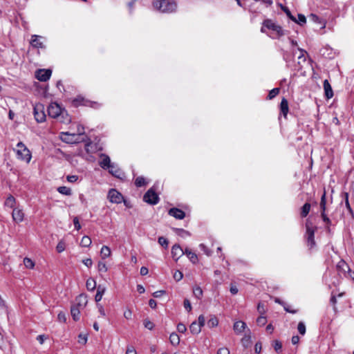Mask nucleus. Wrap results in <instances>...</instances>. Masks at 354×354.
Masks as SVG:
<instances>
[{
    "label": "nucleus",
    "instance_id": "obj_10",
    "mask_svg": "<svg viewBox=\"0 0 354 354\" xmlns=\"http://www.w3.org/2000/svg\"><path fill=\"white\" fill-rule=\"evenodd\" d=\"M51 73L50 69H39L36 73V77L41 82H46L50 78Z\"/></svg>",
    "mask_w": 354,
    "mask_h": 354
},
{
    "label": "nucleus",
    "instance_id": "obj_22",
    "mask_svg": "<svg viewBox=\"0 0 354 354\" xmlns=\"http://www.w3.org/2000/svg\"><path fill=\"white\" fill-rule=\"evenodd\" d=\"M71 313L73 319L77 321L80 319V308L78 306H73L71 309Z\"/></svg>",
    "mask_w": 354,
    "mask_h": 354
},
{
    "label": "nucleus",
    "instance_id": "obj_17",
    "mask_svg": "<svg viewBox=\"0 0 354 354\" xmlns=\"http://www.w3.org/2000/svg\"><path fill=\"white\" fill-rule=\"evenodd\" d=\"M58 121L62 123H69L71 122V117L67 113V111L65 109H62V113L58 117L56 118Z\"/></svg>",
    "mask_w": 354,
    "mask_h": 354
},
{
    "label": "nucleus",
    "instance_id": "obj_56",
    "mask_svg": "<svg viewBox=\"0 0 354 354\" xmlns=\"http://www.w3.org/2000/svg\"><path fill=\"white\" fill-rule=\"evenodd\" d=\"M56 250L57 251L60 253L62 252H63L64 250H65V244L64 242L62 241H60L57 245V247H56Z\"/></svg>",
    "mask_w": 354,
    "mask_h": 354
},
{
    "label": "nucleus",
    "instance_id": "obj_28",
    "mask_svg": "<svg viewBox=\"0 0 354 354\" xmlns=\"http://www.w3.org/2000/svg\"><path fill=\"white\" fill-rule=\"evenodd\" d=\"M100 254L102 259L107 258L111 255V250L108 246L104 245L101 248Z\"/></svg>",
    "mask_w": 354,
    "mask_h": 354
},
{
    "label": "nucleus",
    "instance_id": "obj_42",
    "mask_svg": "<svg viewBox=\"0 0 354 354\" xmlns=\"http://www.w3.org/2000/svg\"><path fill=\"white\" fill-rule=\"evenodd\" d=\"M297 330L299 333L302 335H304L306 333V326L304 322H299L297 326Z\"/></svg>",
    "mask_w": 354,
    "mask_h": 354
},
{
    "label": "nucleus",
    "instance_id": "obj_35",
    "mask_svg": "<svg viewBox=\"0 0 354 354\" xmlns=\"http://www.w3.org/2000/svg\"><path fill=\"white\" fill-rule=\"evenodd\" d=\"M81 245L83 247H88L91 244V239L90 237L87 236H84L82 237L80 243Z\"/></svg>",
    "mask_w": 354,
    "mask_h": 354
},
{
    "label": "nucleus",
    "instance_id": "obj_64",
    "mask_svg": "<svg viewBox=\"0 0 354 354\" xmlns=\"http://www.w3.org/2000/svg\"><path fill=\"white\" fill-rule=\"evenodd\" d=\"M126 354H137V353L133 346H129L127 349Z\"/></svg>",
    "mask_w": 354,
    "mask_h": 354
},
{
    "label": "nucleus",
    "instance_id": "obj_3",
    "mask_svg": "<svg viewBox=\"0 0 354 354\" xmlns=\"http://www.w3.org/2000/svg\"><path fill=\"white\" fill-rule=\"evenodd\" d=\"M306 229L307 244L308 246L311 249L315 245V232L317 230V227H315L310 221L307 220L306 223Z\"/></svg>",
    "mask_w": 354,
    "mask_h": 354
},
{
    "label": "nucleus",
    "instance_id": "obj_25",
    "mask_svg": "<svg viewBox=\"0 0 354 354\" xmlns=\"http://www.w3.org/2000/svg\"><path fill=\"white\" fill-rule=\"evenodd\" d=\"M30 44L35 48H43V44L40 41L37 35L32 36Z\"/></svg>",
    "mask_w": 354,
    "mask_h": 354
},
{
    "label": "nucleus",
    "instance_id": "obj_23",
    "mask_svg": "<svg viewBox=\"0 0 354 354\" xmlns=\"http://www.w3.org/2000/svg\"><path fill=\"white\" fill-rule=\"evenodd\" d=\"M184 254H185L187 256V257L193 263H196L198 261L197 255L195 253L192 252L188 248L185 249V250L184 251Z\"/></svg>",
    "mask_w": 354,
    "mask_h": 354
},
{
    "label": "nucleus",
    "instance_id": "obj_34",
    "mask_svg": "<svg viewBox=\"0 0 354 354\" xmlns=\"http://www.w3.org/2000/svg\"><path fill=\"white\" fill-rule=\"evenodd\" d=\"M15 204V198L11 195L8 196V198H6V200L5 201V205L6 207L12 208L14 207Z\"/></svg>",
    "mask_w": 354,
    "mask_h": 354
},
{
    "label": "nucleus",
    "instance_id": "obj_32",
    "mask_svg": "<svg viewBox=\"0 0 354 354\" xmlns=\"http://www.w3.org/2000/svg\"><path fill=\"white\" fill-rule=\"evenodd\" d=\"M57 191L59 193L66 195L70 196L71 195V189L69 187L66 186H61L57 188Z\"/></svg>",
    "mask_w": 354,
    "mask_h": 354
},
{
    "label": "nucleus",
    "instance_id": "obj_1",
    "mask_svg": "<svg viewBox=\"0 0 354 354\" xmlns=\"http://www.w3.org/2000/svg\"><path fill=\"white\" fill-rule=\"evenodd\" d=\"M153 7L162 13H171L176 10L175 1L170 0H156L153 2Z\"/></svg>",
    "mask_w": 354,
    "mask_h": 354
},
{
    "label": "nucleus",
    "instance_id": "obj_6",
    "mask_svg": "<svg viewBox=\"0 0 354 354\" xmlns=\"http://www.w3.org/2000/svg\"><path fill=\"white\" fill-rule=\"evenodd\" d=\"M35 118L37 122H43L46 120V114L44 112V106L41 103L36 104L33 108Z\"/></svg>",
    "mask_w": 354,
    "mask_h": 354
},
{
    "label": "nucleus",
    "instance_id": "obj_60",
    "mask_svg": "<svg viewBox=\"0 0 354 354\" xmlns=\"http://www.w3.org/2000/svg\"><path fill=\"white\" fill-rule=\"evenodd\" d=\"M73 224H74L75 228L77 230H79L81 228V225L80 224L79 219L77 216L73 218Z\"/></svg>",
    "mask_w": 354,
    "mask_h": 354
},
{
    "label": "nucleus",
    "instance_id": "obj_15",
    "mask_svg": "<svg viewBox=\"0 0 354 354\" xmlns=\"http://www.w3.org/2000/svg\"><path fill=\"white\" fill-rule=\"evenodd\" d=\"M24 214L21 209H19L17 208H15L13 209L12 213V216L13 220L16 223L21 222L24 219Z\"/></svg>",
    "mask_w": 354,
    "mask_h": 354
},
{
    "label": "nucleus",
    "instance_id": "obj_52",
    "mask_svg": "<svg viewBox=\"0 0 354 354\" xmlns=\"http://www.w3.org/2000/svg\"><path fill=\"white\" fill-rule=\"evenodd\" d=\"M306 21V17L304 15L299 14L298 15V21L296 20L295 22H297L299 25H302V24H305Z\"/></svg>",
    "mask_w": 354,
    "mask_h": 354
},
{
    "label": "nucleus",
    "instance_id": "obj_51",
    "mask_svg": "<svg viewBox=\"0 0 354 354\" xmlns=\"http://www.w3.org/2000/svg\"><path fill=\"white\" fill-rule=\"evenodd\" d=\"M78 342L80 344H85L87 342V335H83V334H80L78 335Z\"/></svg>",
    "mask_w": 354,
    "mask_h": 354
},
{
    "label": "nucleus",
    "instance_id": "obj_41",
    "mask_svg": "<svg viewBox=\"0 0 354 354\" xmlns=\"http://www.w3.org/2000/svg\"><path fill=\"white\" fill-rule=\"evenodd\" d=\"M248 334L245 335L241 339V342H242L243 346H245V347L248 346V344L249 343V342L250 340V330L248 329Z\"/></svg>",
    "mask_w": 354,
    "mask_h": 354
},
{
    "label": "nucleus",
    "instance_id": "obj_13",
    "mask_svg": "<svg viewBox=\"0 0 354 354\" xmlns=\"http://www.w3.org/2000/svg\"><path fill=\"white\" fill-rule=\"evenodd\" d=\"M101 160L99 162V165L100 167L104 169H107L108 167H110V166L113 164L111 162V159L109 156L102 153L100 155Z\"/></svg>",
    "mask_w": 354,
    "mask_h": 354
},
{
    "label": "nucleus",
    "instance_id": "obj_30",
    "mask_svg": "<svg viewBox=\"0 0 354 354\" xmlns=\"http://www.w3.org/2000/svg\"><path fill=\"white\" fill-rule=\"evenodd\" d=\"M86 286L88 290L93 291L96 288V282L93 279L90 278L86 281Z\"/></svg>",
    "mask_w": 354,
    "mask_h": 354
},
{
    "label": "nucleus",
    "instance_id": "obj_8",
    "mask_svg": "<svg viewBox=\"0 0 354 354\" xmlns=\"http://www.w3.org/2000/svg\"><path fill=\"white\" fill-rule=\"evenodd\" d=\"M62 109L57 103L53 102L48 107V115L53 118H56L60 115Z\"/></svg>",
    "mask_w": 354,
    "mask_h": 354
},
{
    "label": "nucleus",
    "instance_id": "obj_47",
    "mask_svg": "<svg viewBox=\"0 0 354 354\" xmlns=\"http://www.w3.org/2000/svg\"><path fill=\"white\" fill-rule=\"evenodd\" d=\"M267 322V319L266 317L263 316H259L257 319V323L259 326H264Z\"/></svg>",
    "mask_w": 354,
    "mask_h": 354
},
{
    "label": "nucleus",
    "instance_id": "obj_38",
    "mask_svg": "<svg viewBox=\"0 0 354 354\" xmlns=\"http://www.w3.org/2000/svg\"><path fill=\"white\" fill-rule=\"evenodd\" d=\"M337 268L339 270H342L344 272H346V270H349L348 266L344 261H339L337 266Z\"/></svg>",
    "mask_w": 354,
    "mask_h": 354
},
{
    "label": "nucleus",
    "instance_id": "obj_43",
    "mask_svg": "<svg viewBox=\"0 0 354 354\" xmlns=\"http://www.w3.org/2000/svg\"><path fill=\"white\" fill-rule=\"evenodd\" d=\"M135 185L140 187L145 185V180L143 177L139 176L135 180Z\"/></svg>",
    "mask_w": 354,
    "mask_h": 354
},
{
    "label": "nucleus",
    "instance_id": "obj_58",
    "mask_svg": "<svg viewBox=\"0 0 354 354\" xmlns=\"http://www.w3.org/2000/svg\"><path fill=\"white\" fill-rule=\"evenodd\" d=\"M57 319L61 322H65L66 320V315L63 312H60L57 315Z\"/></svg>",
    "mask_w": 354,
    "mask_h": 354
},
{
    "label": "nucleus",
    "instance_id": "obj_16",
    "mask_svg": "<svg viewBox=\"0 0 354 354\" xmlns=\"http://www.w3.org/2000/svg\"><path fill=\"white\" fill-rule=\"evenodd\" d=\"M76 301H77V306H78L80 308H84L86 306L87 302H88L86 295H84V294L80 295L76 298Z\"/></svg>",
    "mask_w": 354,
    "mask_h": 354
},
{
    "label": "nucleus",
    "instance_id": "obj_19",
    "mask_svg": "<svg viewBox=\"0 0 354 354\" xmlns=\"http://www.w3.org/2000/svg\"><path fill=\"white\" fill-rule=\"evenodd\" d=\"M234 330L236 334L241 333L246 328V324L242 321L236 322L234 324Z\"/></svg>",
    "mask_w": 354,
    "mask_h": 354
},
{
    "label": "nucleus",
    "instance_id": "obj_2",
    "mask_svg": "<svg viewBox=\"0 0 354 354\" xmlns=\"http://www.w3.org/2000/svg\"><path fill=\"white\" fill-rule=\"evenodd\" d=\"M261 32L266 33V29L272 30L277 37H281L284 35V31L281 26L274 22L272 19H265L263 21Z\"/></svg>",
    "mask_w": 354,
    "mask_h": 354
},
{
    "label": "nucleus",
    "instance_id": "obj_44",
    "mask_svg": "<svg viewBox=\"0 0 354 354\" xmlns=\"http://www.w3.org/2000/svg\"><path fill=\"white\" fill-rule=\"evenodd\" d=\"M279 92V88H274L273 89H272L270 92H269V94L268 95V99L270 100H272V98H274L277 95H278Z\"/></svg>",
    "mask_w": 354,
    "mask_h": 354
},
{
    "label": "nucleus",
    "instance_id": "obj_18",
    "mask_svg": "<svg viewBox=\"0 0 354 354\" xmlns=\"http://www.w3.org/2000/svg\"><path fill=\"white\" fill-rule=\"evenodd\" d=\"M298 50L300 52V55L297 57V59H298L297 65H298V70H300L302 68V64L305 63L306 61L305 54L307 53L306 50H304V49L300 48H298Z\"/></svg>",
    "mask_w": 354,
    "mask_h": 354
},
{
    "label": "nucleus",
    "instance_id": "obj_4",
    "mask_svg": "<svg viewBox=\"0 0 354 354\" xmlns=\"http://www.w3.org/2000/svg\"><path fill=\"white\" fill-rule=\"evenodd\" d=\"M17 149L16 151L17 158L22 160L29 162L31 159V153L29 149L25 146L22 142H19L17 145Z\"/></svg>",
    "mask_w": 354,
    "mask_h": 354
},
{
    "label": "nucleus",
    "instance_id": "obj_33",
    "mask_svg": "<svg viewBox=\"0 0 354 354\" xmlns=\"http://www.w3.org/2000/svg\"><path fill=\"white\" fill-rule=\"evenodd\" d=\"M169 340L171 344L178 345L180 342V337L176 333H171L169 336Z\"/></svg>",
    "mask_w": 354,
    "mask_h": 354
},
{
    "label": "nucleus",
    "instance_id": "obj_21",
    "mask_svg": "<svg viewBox=\"0 0 354 354\" xmlns=\"http://www.w3.org/2000/svg\"><path fill=\"white\" fill-rule=\"evenodd\" d=\"M109 172L113 176L120 178L121 175V171L120 169L115 165L113 163L110 166V167H108Z\"/></svg>",
    "mask_w": 354,
    "mask_h": 354
},
{
    "label": "nucleus",
    "instance_id": "obj_55",
    "mask_svg": "<svg viewBox=\"0 0 354 354\" xmlns=\"http://www.w3.org/2000/svg\"><path fill=\"white\" fill-rule=\"evenodd\" d=\"M282 10L286 12V14L287 15V16L290 19H292V21H296V19L295 17H293L290 12V11L289 10V9L286 7H282Z\"/></svg>",
    "mask_w": 354,
    "mask_h": 354
},
{
    "label": "nucleus",
    "instance_id": "obj_40",
    "mask_svg": "<svg viewBox=\"0 0 354 354\" xmlns=\"http://www.w3.org/2000/svg\"><path fill=\"white\" fill-rule=\"evenodd\" d=\"M193 292L195 297L200 299L203 295V290L199 286H196L193 288Z\"/></svg>",
    "mask_w": 354,
    "mask_h": 354
},
{
    "label": "nucleus",
    "instance_id": "obj_37",
    "mask_svg": "<svg viewBox=\"0 0 354 354\" xmlns=\"http://www.w3.org/2000/svg\"><path fill=\"white\" fill-rule=\"evenodd\" d=\"M174 230L178 234V235L181 237H185L186 236H190V233L188 231H186L183 229L180 228H174Z\"/></svg>",
    "mask_w": 354,
    "mask_h": 354
},
{
    "label": "nucleus",
    "instance_id": "obj_9",
    "mask_svg": "<svg viewBox=\"0 0 354 354\" xmlns=\"http://www.w3.org/2000/svg\"><path fill=\"white\" fill-rule=\"evenodd\" d=\"M108 198L111 203H120L123 199L122 195L115 189H111L108 194Z\"/></svg>",
    "mask_w": 354,
    "mask_h": 354
},
{
    "label": "nucleus",
    "instance_id": "obj_57",
    "mask_svg": "<svg viewBox=\"0 0 354 354\" xmlns=\"http://www.w3.org/2000/svg\"><path fill=\"white\" fill-rule=\"evenodd\" d=\"M183 304H184V307H185V308L188 312H190V311L192 310V306H191V303H190V301H189L188 299H185L184 300V303H183Z\"/></svg>",
    "mask_w": 354,
    "mask_h": 354
},
{
    "label": "nucleus",
    "instance_id": "obj_31",
    "mask_svg": "<svg viewBox=\"0 0 354 354\" xmlns=\"http://www.w3.org/2000/svg\"><path fill=\"white\" fill-rule=\"evenodd\" d=\"M310 209V204L308 203H306L303 207H301V217H306Z\"/></svg>",
    "mask_w": 354,
    "mask_h": 354
},
{
    "label": "nucleus",
    "instance_id": "obj_62",
    "mask_svg": "<svg viewBox=\"0 0 354 354\" xmlns=\"http://www.w3.org/2000/svg\"><path fill=\"white\" fill-rule=\"evenodd\" d=\"M82 263L88 268L91 267L93 264L92 259L90 258L82 260Z\"/></svg>",
    "mask_w": 354,
    "mask_h": 354
},
{
    "label": "nucleus",
    "instance_id": "obj_36",
    "mask_svg": "<svg viewBox=\"0 0 354 354\" xmlns=\"http://www.w3.org/2000/svg\"><path fill=\"white\" fill-rule=\"evenodd\" d=\"M24 264L27 268L32 269L35 266L33 261L28 257L24 258Z\"/></svg>",
    "mask_w": 354,
    "mask_h": 354
},
{
    "label": "nucleus",
    "instance_id": "obj_5",
    "mask_svg": "<svg viewBox=\"0 0 354 354\" xmlns=\"http://www.w3.org/2000/svg\"><path fill=\"white\" fill-rule=\"evenodd\" d=\"M60 138L63 142L69 144L79 143L85 141L84 138H79L77 134L70 133L68 132H62L60 133Z\"/></svg>",
    "mask_w": 354,
    "mask_h": 354
},
{
    "label": "nucleus",
    "instance_id": "obj_45",
    "mask_svg": "<svg viewBox=\"0 0 354 354\" xmlns=\"http://www.w3.org/2000/svg\"><path fill=\"white\" fill-rule=\"evenodd\" d=\"M273 347L276 352H279L282 348V344L279 340H274L273 342Z\"/></svg>",
    "mask_w": 354,
    "mask_h": 354
},
{
    "label": "nucleus",
    "instance_id": "obj_50",
    "mask_svg": "<svg viewBox=\"0 0 354 354\" xmlns=\"http://www.w3.org/2000/svg\"><path fill=\"white\" fill-rule=\"evenodd\" d=\"M174 279L176 281H180L183 277V273L179 271V270H176L174 274Z\"/></svg>",
    "mask_w": 354,
    "mask_h": 354
},
{
    "label": "nucleus",
    "instance_id": "obj_29",
    "mask_svg": "<svg viewBox=\"0 0 354 354\" xmlns=\"http://www.w3.org/2000/svg\"><path fill=\"white\" fill-rule=\"evenodd\" d=\"M343 194L344 196L346 207L348 211L349 212L351 217L354 218V214H353V209H352V208L349 204V201H348V194L346 192H344Z\"/></svg>",
    "mask_w": 354,
    "mask_h": 354
},
{
    "label": "nucleus",
    "instance_id": "obj_39",
    "mask_svg": "<svg viewBox=\"0 0 354 354\" xmlns=\"http://www.w3.org/2000/svg\"><path fill=\"white\" fill-rule=\"evenodd\" d=\"M218 321L216 317H211L207 322V325L209 328L215 327L218 325Z\"/></svg>",
    "mask_w": 354,
    "mask_h": 354
},
{
    "label": "nucleus",
    "instance_id": "obj_53",
    "mask_svg": "<svg viewBox=\"0 0 354 354\" xmlns=\"http://www.w3.org/2000/svg\"><path fill=\"white\" fill-rule=\"evenodd\" d=\"M177 330L179 333H184L187 330L186 326L183 323H179L177 325Z\"/></svg>",
    "mask_w": 354,
    "mask_h": 354
},
{
    "label": "nucleus",
    "instance_id": "obj_63",
    "mask_svg": "<svg viewBox=\"0 0 354 354\" xmlns=\"http://www.w3.org/2000/svg\"><path fill=\"white\" fill-rule=\"evenodd\" d=\"M166 292L165 290H158L156 291L153 293V296L156 298L160 297L162 295H165Z\"/></svg>",
    "mask_w": 354,
    "mask_h": 354
},
{
    "label": "nucleus",
    "instance_id": "obj_12",
    "mask_svg": "<svg viewBox=\"0 0 354 354\" xmlns=\"http://www.w3.org/2000/svg\"><path fill=\"white\" fill-rule=\"evenodd\" d=\"M168 213L170 216L174 217L176 219H179V220L183 219L185 216V212H183V210H181L178 208H176V207L171 208L169 210Z\"/></svg>",
    "mask_w": 354,
    "mask_h": 354
},
{
    "label": "nucleus",
    "instance_id": "obj_11",
    "mask_svg": "<svg viewBox=\"0 0 354 354\" xmlns=\"http://www.w3.org/2000/svg\"><path fill=\"white\" fill-rule=\"evenodd\" d=\"M326 193L324 192L323 194V195L322 196L321 201H320V207H321L322 211V217L323 221L324 222H326L327 224H330V219L327 217V216L324 213V212L326 210Z\"/></svg>",
    "mask_w": 354,
    "mask_h": 354
},
{
    "label": "nucleus",
    "instance_id": "obj_49",
    "mask_svg": "<svg viewBox=\"0 0 354 354\" xmlns=\"http://www.w3.org/2000/svg\"><path fill=\"white\" fill-rule=\"evenodd\" d=\"M158 243L160 245L164 248H167L168 246V241L163 236H160L158 238Z\"/></svg>",
    "mask_w": 354,
    "mask_h": 354
},
{
    "label": "nucleus",
    "instance_id": "obj_20",
    "mask_svg": "<svg viewBox=\"0 0 354 354\" xmlns=\"http://www.w3.org/2000/svg\"><path fill=\"white\" fill-rule=\"evenodd\" d=\"M324 88L326 97L331 98L333 96V92L329 82L327 80L324 81Z\"/></svg>",
    "mask_w": 354,
    "mask_h": 354
},
{
    "label": "nucleus",
    "instance_id": "obj_48",
    "mask_svg": "<svg viewBox=\"0 0 354 354\" xmlns=\"http://www.w3.org/2000/svg\"><path fill=\"white\" fill-rule=\"evenodd\" d=\"M97 268H98L99 272H106L108 270L105 263L102 262V261H100L98 263Z\"/></svg>",
    "mask_w": 354,
    "mask_h": 354
},
{
    "label": "nucleus",
    "instance_id": "obj_26",
    "mask_svg": "<svg viewBox=\"0 0 354 354\" xmlns=\"http://www.w3.org/2000/svg\"><path fill=\"white\" fill-rule=\"evenodd\" d=\"M189 329H190L191 333L194 335L198 334L201 330V328L200 327L199 325H198V324L196 321L193 322L191 324V325L189 326Z\"/></svg>",
    "mask_w": 354,
    "mask_h": 354
},
{
    "label": "nucleus",
    "instance_id": "obj_59",
    "mask_svg": "<svg viewBox=\"0 0 354 354\" xmlns=\"http://www.w3.org/2000/svg\"><path fill=\"white\" fill-rule=\"evenodd\" d=\"M198 322H197L198 325L200 326V327L201 328L204 324H205V317L203 315H201L199 317H198Z\"/></svg>",
    "mask_w": 354,
    "mask_h": 354
},
{
    "label": "nucleus",
    "instance_id": "obj_27",
    "mask_svg": "<svg viewBox=\"0 0 354 354\" xmlns=\"http://www.w3.org/2000/svg\"><path fill=\"white\" fill-rule=\"evenodd\" d=\"M104 292H105L104 288H102L101 286H99L97 287V292H96V295L95 297V299L96 302H98L102 299V295L104 293Z\"/></svg>",
    "mask_w": 354,
    "mask_h": 354
},
{
    "label": "nucleus",
    "instance_id": "obj_14",
    "mask_svg": "<svg viewBox=\"0 0 354 354\" xmlns=\"http://www.w3.org/2000/svg\"><path fill=\"white\" fill-rule=\"evenodd\" d=\"M184 254V251L179 245L175 244L171 248V255L176 261Z\"/></svg>",
    "mask_w": 354,
    "mask_h": 354
},
{
    "label": "nucleus",
    "instance_id": "obj_7",
    "mask_svg": "<svg viewBox=\"0 0 354 354\" xmlns=\"http://www.w3.org/2000/svg\"><path fill=\"white\" fill-rule=\"evenodd\" d=\"M143 201L150 205H156L159 202V197L153 188H150L144 195Z\"/></svg>",
    "mask_w": 354,
    "mask_h": 354
},
{
    "label": "nucleus",
    "instance_id": "obj_54",
    "mask_svg": "<svg viewBox=\"0 0 354 354\" xmlns=\"http://www.w3.org/2000/svg\"><path fill=\"white\" fill-rule=\"evenodd\" d=\"M145 327L148 328L149 330H152L154 328V324L149 320L145 319L144 321Z\"/></svg>",
    "mask_w": 354,
    "mask_h": 354
},
{
    "label": "nucleus",
    "instance_id": "obj_24",
    "mask_svg": "<svg viewBox=\"0 0 354 354\" xmlns=\"http://www.w3.org/2000/svg\"><path fill=\"white\" fill-rule=\"evenodd\" d=\"M281 111L286 116L288 112V102L286 98H283L280 104Z\"/></svg>",
    "mask_w": 354,
    "mask_h": 354
},
{
    "label": "nucleus",
    "instance_id": "obj_46",
    "mask_svg": "<svg viewBox=\"0 0 354 354\" xmlns=\"http://www.w3.org/2000/svg\"><path fill=\"white\" fill-rule=\"evenodd\" d=\"M79 136V138H84L85 140V138L86 136H84V128L82 126H79L77 127V133H76Z\"/></svg>",
    "mask_w": 354,
    "mask_h": 354
},
{
    "label": "nucleus",
    "instance_id": "obj_61",
    "mask_svg": "<svg viewBox=\"0 0 354 354\" xmlns=\"http://www.w3.org/2000/svg\"><path fill=\"white\" fill-rule=\"evenodd\" d=\"M217 354H230V351L225 347L221 348L218 350Z\"/></svg>",
    "mask_w": 354,
    "mask_h": 354
}]
</instances>
